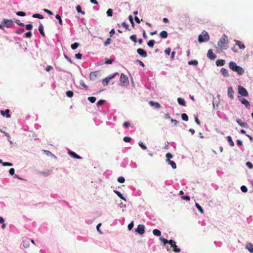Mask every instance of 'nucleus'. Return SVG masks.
Returning <instances> with one entry per match:
<instances>
[{"label":"nucleus","mask_w":253,"mask_h":253,"mask_svg":"<svg viewBox=\"0 0 253 253\" xmlns=\"http://www.w3.org/2000/svg\"><path fill=\"white\" fill-rule=\"evenodd\" d=\"M228 37L224 34L218 42L217 45L222 50H226L228 48Z\"/></svg>","instance_id":"1"},{"label":"nucleus","mask_w":253,"mask_h":253,"mask_svg":"<svg viewBox=\"0 0 253 253\" xmlns=\"http://www.w3.org/2000/svg\"><path fill=\"white\" fill-rule=\"evenodd\" d=\"M229 67L233 71L237 72L240 75H243L244 73V70L243 69V68L238 66L237 64L233 61H231L229 62Z\"/></svg>","instance_id":"2"},{"label":"nucleus","mask_w":253,"mask_h":253,"mask_svg":"<svg viewBox=\"0 0 253 253\" xmlns=\"http://www.w3.org/2000/svg\"><path fill=\"white\" fill-rule=\"evenodd\" d=\"M210 37L208 33L205 31H203L198 37V42H203L208 41Z\"/></svg>","instance_id":"3"},{"label":"nucleus","mask_w":253,"mask_h":253,"mask_svg":"<svg viewBox=\"0 0 253 253\" xmlns=\"http://www.w3.org/2000/svg\"><path fill=\"white\" fill-rule=\"evenodd\" d=\"M238 93L241 96L244 97H248L249 93L246 89L241 85H239L238 87Z\"/></svg>","instance_id":"4"},{"label":"nucleus","mask_w":253,"mask_h":253,"mask_svg":"<svg viewBox=\"0 0 253 253\" xmlns=\"http://www.w3.org/2000/svg\"><path fill=\"white\" fill-rule=\"evenodd\" d=\"M169 244L170 245L171 247L173 248V251L175 253H179L181 251L180 249L177 248L176 245V242L172 240H169Z\"/></svg>","instance_id":"5"},{"label":"nucleus","mask_w":253,"mask_h":253,"mask_svg":"<svg viewBox=\"0 0 253 253\" xmlns=\"http://www.w3.org/2000/svg\"><path fill=\"white\" fill-rule=\"evenodd\" d=\"M2 23L3 24L4 26L7 28H10L13 25V22L12 20L4 19L2 21Z\"/></svg>","instance_id":"6"},{"label":"nucleus","mask_w":253,"mask_h":253,"mask_svg":"<svg viewBox=\"0 0 253 253\" xmlns=\"http://www.w3.org/2000/svg\"><path fill=\"white\" fill-rule=\"evenodd\" d=\"M120 81L124 85H126L128 83V79L127 76L124 75L123 73L121 74Z\"/></svg>","instance_id":"7"},{"label":"nucleus","mask_w":253,"mask_h":253,"mask_svg":"<svg viewBox=\"0 0 253 253\" xmlns=\"http://www.w3.org/2000/svg\"><path fill=\"white\" fill-rule=\"evenodd\" d=\"M144 229H145V227L143 225L139 224L137 226V227L135 231L137 233H139V234L142 235L144 233V231H145Z\"/></svg>","instance_id":"8"},{"label":"nucleus","mask_w":253,"mask_h":253,"mask_svg":"<svg viewBox=\"0 0 253 253\" xmlns=\"http://www.w3.org/2000/svg\"><path fill=\"white\" fill-rule=\"evenodd\" d=\"M207 56L209 59L211 60H214L216 57V56L213 53V51L211 49H209L208 50L207 53Z\"/></svg>","instance_id":"9"},{"label":"nucleus","mask_w":253,"mask_h":253,"mask_svg":"<svg viewBox=\"0 0 253 253\" xmlns=\"http://www.w3.org/2000/svg\"><path fill=\"white\" fill-rule=\"evenodd\" d=\"M240 97L239 96L238 97V98L239 99V100L241 101V102L244 105H245V106L247 108H249L250 107V102L246 99L245 98H240Z\"/></svg>","instance_id":"10"},{"label":"nucleus","mask_w":253,"mask_h":253,"mask_svg":"<svg viewBox=\"0 0 253 253\" xmlns=\"http://www.w3.org/2000/svg\"><path fill=\"white\" fill-rule=\"evenodd\" d=\"M234 92L233 91L232 87H229L228 89V96L231 99H234Z\"/></svg>","instance_id":"11"},{"label":"nucleus","mask_w":253,"mask_h":253,"mask_svg":"<svg viewBox=\"0 0 253 253\" xmlns=\"http://www.w3.org/2000/svg\"><path fill=\"white\" fill-rule=\"evenodd\" d=\"M137 52L143 57H146L147 55L146 52L142 48L137 49Z\"/></svg>","instance_id":"12"},{"label":"nucleus","mask_w":253,"mask_h":253,"mask_svg":"<svg viewBox=\"0 0 253 253\" xmlns=\"http://www.w3.org/2000/svg\"><path fill=\"white\" fill-rule=\"evenodd\" d=\"M30 239L26 238L23 242V245L25 248H28L29 247Z\"/></svg>","instance_id":"13"},{"label":"nucleus","mask_w":253,"mask_h":253,"mask_svg":"<svg viewBox=\"0 0 253 253\" xmlns=\"http://www.w3.org/2000/svg\"><path fill=\"white\" fill-rule=\"evenodd\" d=\"M149 103L151 106H154L155 108L159 109L161 107V105L158 102L150 101Z\"/></svg>","instance_id":"14"},{"label":"nucleus","mask_w":253,"mask_h":253,"mask_svg":"<svg viewBox=\"0 0 253 253\" xmlns=\"http://www.w3.org/2000/svg\"><path fill=\"white\" fill-rule=\"evenodd\" d=\"M236 122L242 127H247L248 126L247 123L246 122H243L241 119H237Z\"/></svg>","instance_id":"15"},{"label":"nucleus","mask_w":253,"mask_h":253,"mask_svg":"<svg viewBox=\"0 0 253 253\" xmlns=\"http://www.w3.org/2000/svg\"><path fill=\"white\" fill-rule=\"evenodd\" d=\"M235 42L236 43V45L238 46L240 49H244L245 48V46L242 43L241 41L235 40Z\"/></svg>","instance_id":"16"},{"label":"nucleus","mask_w":253,"mask_h":253,"mask_svg":"<svg viewBox=\"0 0 253 253\" xmlns=\"http://www.w3.org/2000/svg\"><path fill=\"white\" fill-rule=\"evenodd\" d=\"M5 113L6 114V117L7 118H10V114H9V109H6L5 111H3V110H1L0 111V114L3 116H5Z\"/></svg>","instance_id":"17"},{"label":"nucleus","mask_w":253,"mask_h":253,"mask_svg":"<svg viewBox=\"0 0 253 253\" xmlns=\"http://www.w3.org/2000/svg\"><path fill=\"white\" fill-rule=\"evenodd\" d=\"M221 73L224 77H229L228 70L224 68H222L220 70Z\"/></svg>","instance_id":"18"},{"label":"nucleus","mask_w":253,"mask_h":253,"mask_svg":"<svg viewBox=\"0 0 253 253\" xmlns=\"http://www.w3.org/2000/svg\"><path fill=\"white\" fill-rule=\"evenodd\" d=\"M225 63V61L223 59H218L216 61V64L217 66H223Z\"/></svg>","instance_id":"19"},{"label":"nucleus","mask_w":253,"mask_h":253,"mask_svg":"<svg viewBox=\"0 0 253 253\" xmlns=\"http://www.w3.org/2000/svg\"><path fill=\"white\" fill-rule=\"evenodd\" d=\"M167 161L169 164L171 165L172 169H175L176 168V165L174 162H173V161L170 160L169 159H167Z\"/></svg>","instance_id":"20"},{"label":"nucleus","mask_w":253,"mask_h":253,"mask_svg":"<svg viewBox=\"0 0 253 253\" xmlns=\"http://www.w3.org/2000/svg\"><path fill=\"white\" fill-rule=\"evenodd\" d=\"M69 154H70V155L71 156H72V157H73L74 158L78 159H80L81 158V157L80 156L78 155L77 154H76L75 152H74L73 151H69Z\"/></svg>","instance_id":"21"},{"label":"nucleus","mask_w":253,"mask_h":253,"mask_svg":"<svg viewBox=\"0 0 253 253\" xmlns=\"http://www.w3.org/2000/svg\"><path fill=\"white\" fill-rule=\"evenodd\" d=\"M114 192L117 195V196L120 197L121 199L126 201L125 198L123 196V195L118 190H114Z\"/></svg>","instance_id":"22"},{"label":"nucleus","mask_w":253,"mask_h":253,"mask_svg":"<svg viewBox=\"0 0 253 253\" xmlns=\"http://www.w3.org/2000/svg\"><path fill=\"white\" fill-rule=\"evenodd\" d=\"M160 37L163 39H166L168 37V33L166 31H163L160 33Z\"/></svg>","instance_id":"23"},{"label":"nucleus","mask_w":253,"mask_h":253,"mask_svg":"<svg viewBox=\"0 0 253 253\" xmlns=\"http://www.w3.org/2000/svg\"><path fill=\"white\" fill-rule=\"evenodd\" d=\"M177 102L180 105H182L183 106H186V102H185V100L181 98H178Z\"/></svg>","instance_id":"24"},{"label":"nucleus","mask_w":253,"mask_h":253,"mask_svg":"<svg viewBox=\"0 0 253 253\" xmlns=\"http://www.w3.org/2000/svg\"><path fill=\"white\" fill-rule=\"evenodd\" d=\"M246 248L250 251L251 253H253V245L251 243H248L246 245Z\"/></svg>","instance_id":"25"},{"label":"nucleus","mask_w":253,"mask_h":253,"mask_svg":"<svg viewBox=\"0 0 253 253\" xmlns=\"http://www.w3.org/2000/svg\"><path fill=\"white\" fill-rule=\"evenodd\" d=\"M39 30L42 36V37L45 36V34L43 32V27L42 25L41 24L39 27Z\"/></svg>","instance_id":"26"},{"label":"nucleus","mask_w":253,"mask_h":253,"mask_svg":"<svg viewBox=\"0 0 253 253\" xmlns=\"http://www.w3.org/2000/svg\"><path fill=\"white\" fill-rule=\"evenodd\" d=\"M153 233L154 235L159 236V237L161 236V231L159 230L156 229H154L153 230Z\"/></svg>","instance_id":"27"},{"label":"nucleus","mask_w":253,"mask_h":253,"mask_svg":"<svg viewBox=\"0 0 253 253\" xmlns=\"http://www.w3.org/2000/svg\"><path fill=\"white\" fill-rule=\"evenodd\" d=\"M97 77L96 72H91L90 74V79L91 80H94Z\"/></svg>","instance_id":"28"},{"label":"nucleus","mask_w":253,"mask_h":253,"mask_svg":"<svg viewBox=\"0 0 253 253\" xmlns=\"http://www.w3.org/2000/svg\"><path fill=\"white\" fill-rule=\"evenodd\" d=\"M227 140L229 142L230 145L231 147H233L234 146V143L233 141V140L232 139V138H231V137L230 136H228L227 137Z\"/></svg>","instance_id":"29"},{"label":"nucleus","mask_w":253,"mask_h":253,"mask_svg":"<svg viewBox=\"0 0 253 253\" xmlns=\"http://www.w3.org/2000/svg\"><path fill=\"white\" fill-rule=\"evenodd\" d=\"M76 10L77 11L79 12V13H81L82 15H84L85 14V12L84 11H82V8L81 7V6H80L79 5H78L77 7H76Z\"/></svg>","instance_id":"30"},{"label":"nucleus","mask_w":253,"mask_h":253,"mask_svg":"<svg viewBox=\"0 0 253 253\" xmlns=\"http://www.w3.org/2000/svg\"><path fill=\"white\" fill-rule=\"evenodd\" d=\"M32 16L34 18H39L41 19H42L43 18V16L42 15H41L40 14H38V13L34 14Z\"/></svg>","instance_id":"31"},{"label":"nucleus","mask_w":253,"mask_h":253,"mask_svg":"<svg viewBox=\"0 0 253 253\" xmlns=\"http://www.w3.org/2000/svg\"><path fill=\"white\" fill-rule=\"evenodd\" d=\"M154 43H155L154 40H151L148 42L147 44H148V46L152 48L154 47Z\"/></svg>","instance_id":"32"},{"label":"nucleus","mask_w":253,"mask_h":253,"mask_svg":"<svg viewBox=\"0 0 253 253\" xmlns=\"http://www.w3.org/2000/svg\"><path fill=\"white\" fill-rule=\"evenodd\" d=\"M195 206L196 207V208H197V209L199 210V211L201 213H204V211L202 209V208L199 205V204L198 203H196L195 204Z\"/></svg>","instance_id":"33"},{"label":"nucleus","mask_w":253,"mask_h":253,"mask_svg":"<svg viewBox=\"0 0 253 253\" xmlns=\"http://www.w3.org/2000/svg\"><path fill=\"white\" fill-rule=\"evenodd\" d=\"M181 118L184 121H188V117L185 113L182 114Z\"/></svg>","instance_id":"34"},{"label":"nucleus","mask_w":253,"mask_h":253,"mask_svg":"<svg viewBox=\"0 0 253 253\" xmlns=\"http://www.w3.org/2000/svg\"><path fill=\"white\" fill-rule=\"evenodd\" d=\"M198 62L196 60H193L188 62L189 65H193L194 66H196L198 64Z\"/></svg>","instance_id":"35"},{"label":"nucleus","mask_w":253,"mask_h":253,"mask_svg":"<svg viewBox=\"0 0 253 253\" xmlns=\"http://www.w3.org/2000/svg\"><path fill=\"white\" fill-rule=\"evenodd\" d=\"M160 240L163 243L164 246H166L167 244L169 243V241L165 239L163 237H160Z\"/></svg>","instance_id":"36"},{"label":"nucleus","mask_w":253,"mask_h":253,"mask_svg":"<svg viewBox=\"0 0 253 253\" xmlns=\"http://www.w3.org/2000/svg\"><path fill=\"white\" fill-rule=\"evenodd\" d=\"M80 85L83 86V87H84L85 88V89L87 90V88H88V86L85 84L84 82V81L83 80H81L80 82Z\"/></svg>","instance_id":"37"},{"label":"nucleus","mask_w":253,"mask_h":253,"mask_svg":"<svg viewBox=\"0 0 253 253\" xmlns=\"http://www.w3.org/2000/svg\"><path fill=\"white\" fill-rule=\"evenodd\" d=\"M110 81V80L108 79V78L107 77L105 79H103V81H102V84L104 85H106L108 84L109 82Z\"/></svg>","instance_id":"38"},{"label":"nucleus","mask_w":253,"mask_h":253,"mask_svg":"<svg viewBox=\"0 0 253 253\" xmlns=\"http://www.w3.org/2000/svg\"><path fill=\"white\" fill-rule=\"evenodd\" d=\"M66 94L68 97H72L73 96L74 93L72 91L69 90L66 91Z\"/></svg>","instance_id":"39"},{"label":"nucleus","mask_w":253,"mask_h":253,"mask_svg":"<svg viewBox=\"0 0 253 253\" xmlns=\"http://www.w3.org/2000/svg\"><path fill=\"white\" fill-rule=\"evenodd\" d=\"M55 17L56 19H57L59 21V24L62 25V20L61 17L59 14H56L55 15Z\"/></svg>","instance_id":"40"},{"label":"nucleus","mask_w":253,"mask_h":253,"mask_svg":"<svg viewBox=\"0 0 253 253\" xmlns=\"http://www.w3.org/2000/svg\"><path fill=\"white\" fill-rule=\"evenodd\" d=\"M118 181L120 183H123L125 181V179L123 176H120L118 178Z\"/></svg>","instance_id":"41"},{"label":"nucleus","mask_w":253,"mask_h":253,"mask_svg":"<svg viewBox=\"0 0 253 253\" xmlns=\"http://www.w3.org/2000/svg\"><path fill=\"white\" fill-rule=\"evenodd\" d=\"M87 99L91 103H94L96 100V97L93 96L88 97Z\"/></svg>","instance_id":"42"},{"label":"nucleus","mask_w":253,"mask_h":253,"mask_svg":"<svg viewBox=\"0 0 253 253\" xmlns=\"http://www.w3.org/2000/svg\"><path fill=\"white\" fill-rule=\"evenodd\" d=\"M79 43L77 42H75L71 45V48L72 49L75 50L79 46Z\"/></svg>","instance_id":"43"},{"label":"nucleus","mask_w":253,"mask_h":253,"mask_svg":"<svg viewBox=\"0 0 253 253\" xmlns=\"http://www.w3.org/2000/svg\"><path fill=\"white\" fill-rule=\"evenodd\" d=\"M139 146L143 150H146L147 149V147L145 145H144L142 142H139Z\"/></svg>","instance_id":"44"},{"label":"nucleus","mask_w":253,"mask_h":253,"mask_svg":"<svg viewBox=\"0 0 253 253\" xmlns=\"http://www.w3.org/2000/svg\"><path fill=\"white\" fill-rule=\"evenodd\" d=\"M111 40L110 38H108L104 43L105 46L108 45L111 43Z\"/></svg>","instance_id":"45"},{"label":"nucleus","mask_w":253,"mask_h":253,"mask_svg":"<svg viewBox=\"0 0 253 253\" xmlns=\"http://www.w3.org/2000/svg\"><path fill=\"white\" fill-rule=\"evenodd\" d=\"M241 189L242 191L243 192H244V193H246V192H247V191H248V189H247V187H246V186H245V185H243V186H241Z\"/></svg>","instance_id":"46"},{"label":"nucleus","mask_w":253,"mask_h":253,"mask_svg":"<svg viewBox=\"0 0 253 253\" xmlns=\"http://www.w3.org/2000/svg\"><path fill=\"white\" fill-rule=\"evenodd\" d=\"M123 140L126 142H129L131 140V138L129 137L125 136L123 138Z\"/></svg>","instance_id":"47"},{"label":"nucleus","mask_w":253,"mask_h":253,"mask_svg":"<svg viewBox=\"0 0 253 253\" xmlns=\"http://www.w3.org/2000/svg\"><path fill=\"white\" fill-rule=\"evenodd\" d=\"M16 14L18 16H24L26 15V13L23 11H18L16 13Z\"/></svg>","instance_id":"48"},{"label":"nucleus","mask_w":253,"mask_h":253,"mask_svg":"<svg viewBox=\"0 0 253 253\" xmlns=\"http://www.w3.org/2000/svg\"><path fill=\"white\" fill-rule=\"evenodd\" d=\"M130 39L134 42H136V36L135 35H132L130 37Z\"/></svg>","instance_id":"49"},{"label":"nucleus","mask_w":253,"mask_h":253,"mask_svg":"<svg viewBox=\"0 0 253 253\" xmlns=\"http://www.w3.org/2000/svg\"><path fill=\"white\" fill-rule=\"evenodd\" d=\"M107 14L108 16H112L113 14V10L111 9H109L107 11Z\"/></svg>","instance_id":"50"},{"label":"nucleus","mask_w":253,"mask_h":253,"mask_svg":"<svg viewBox=\"0 0 253 253\" xmlns=\"http://www.w3.org/2000/svg\"><path fill=\"white\" fill-rule=\"evenodd\" d=\"M170 51L171 48L170 47H168L165 50V53L166 54L169 55L170 54Z\"/></svg>","instance_id":"51"},{"label":"nucleus","mask_w":253,"mask_h":253,"mask_svg":"<svg viewBox=\"0 0 253 253\" xmlns=\"http://www.w3.org/2000/svg\"><path fill=\"white\" fill-rule=\"evenodd\" d=\"M123 126L125 127H128L130 126V124L128 122H125L123 124Z\"/></svg>","instance_id":"52"},{"label":"nucleus","mask_w":253,"mask_h":253,"mask_svg":"<svg viewBox=\"0 0 253 253\" xmlns=\"http://www.w3.org/2000/svg\"><path fill=\"white\" fill-rule=\"evenodd\" d=\"M104 102H105V101L104 100H99L97 102L96 105H97V106H100L102 104H103L104 103Z\"/></svg>","instance_id":"53"},{"label":"nucleus","mask_w":253,"mask_h":253,"mask_svg":"<svg viewBox=\"0 0 253 253\" xmlns=\"http://www.w3.org/2000/svg\"><path fill=\"white\" fill-rule=\"evenodd\" d=\"M246 165L249 169H252L253 168V165L250 162H247Z\"/></svg>","instance_id":"54"},{"label":"nucleus","mask_w":253,"mask_h":253,"mask_svg":"<svg viewBox=\"0 0 253 253\" xmlns=\"http://www.w3.org/2000/svg\"><path fill=\"white\" fill-rule=\"evenodd\" d=\"M25 36L27 38H31L32 37V34L31 32H28L25 34Z\"/></svg>","instance_id":"55"},{"label":"nucleus","mask_w":253,"mask_h":253,"mask_svg":"<svg viewBox=\"0 0 253 253\" xmlns=\"http://www.w3.org/2000/svg\"><path fill=\"white\" fill-rule=\"evenodd\" d=\"M75 57L78 59H81L82 57V54L80 53L76 54Z\"/></svg>","instance_id":"56"},{"label":"nucleus","mask_w":253,"mask_h":253,"mask_svg":"<svg viewBox=\"0 0 253 253\" xmlns=\"http://www.w3.org/2000/svg\"><path fill=\"white\" fill-rule=\"evenodd\" d=\"M2 165L3 166H12L13 165L9 162H2Z\"/></svg>","instance_id":"57"},{"label":"nucleus","mask_w":253,"mask_h":253,"mask_svg":"<svg viewBox=\"0 0 253 253\" xmlns=\"http://www.w3.org/2000/svg\"><path fill=\"white\" fill-rule=\"evenodd\" d=\"M133 222L132 221L131 223H130L128 225V229L129 230H130L132 229V228H133Z\"/></svg>","instance_id":"58"},{"label":"nucleus","mask_w":253,"mask_h":253,"mask_svg":"<svg viewBox=\"0 0 253 253\" xmlns=\"http://www.w3.org/2000/svg\"><path fill=\"white\" fill-rule=\"evenodd\" d=\"M33 28V26L31 24H27L26 25V29L27 30H31Z\"/></svg>","instance_id":"59"},{"label":"nucleus","mask_w":253,"mask_h":253,"mask_svg":"<svg viewBox=\"0 0 253 253\" xmlns=\"http://www.w3.org/2000/svg\"><path fill=\"white\" fill-rule=\"evenodd\" d=\"M43 11H44L45 12H46V13H48L49 15H53V13H52V12L51 11H50V10H48V9H43Z\"/></svg>","instance_id":"60"},{"label":"nucleus","mask_w":253,"mask_h":253,"mask_svg":"<svg viewBox=\"0 0 253 253\" xmlns=\"http://www.w3.org/2000/svg\"><path fill=\"white\" fill-rule=\"evenodd\" d=\"M181 199L184 200L189 201L190 198L188 196H183L181 197Z\"/></svg>","instance_id":"61"},{"label":"nucleus","mask_w":253,"mask_h":253,"mask_svg":"<svg viewBox=\"0 0 253 253\" xmlns=\"http://www.w3.org/2000/svg\"><path fill=\"white\" fill-rule=\"evenodd\" d=\"M129 20L132 25V26L133 27L134 26V23L133 21V18H132V16L131 15H129Z\"/></svg>","instance_id":"62"},{"label":"nucleus","mask_w":253,"mask_h":253,"mask_svg":"<svg viewBox=\"0 0 253 253\" xmlns=\"http://www.w3.org/2000/svg\"><path fill=\"white\" fill-rule=\"evenodd\" d=\"M24 29L20 28L16 31V33L17 34H20L24 32Z\"/></svg>","instance_id":"63"},{"label":"nucleus","mask_w":253,"mask_h":253,"mask_svg":"<svg viewBox=\"0 0 253 253\" xmlns=\"http://www.w3.org/2000/svg\"><path fill=\"white\" fill-rule=\"evenodd\" d=\"M15 170L13 168H11L9 170V173L10 175H13L14 174Z\"/></svg>","instance_id":"64"}]
</instances>
